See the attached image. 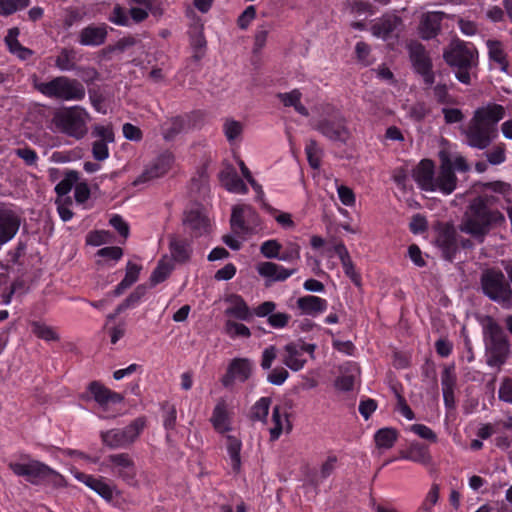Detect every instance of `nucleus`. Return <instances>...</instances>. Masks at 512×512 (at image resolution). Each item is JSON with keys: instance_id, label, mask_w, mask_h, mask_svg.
I'll list each match as a JSON object with an SVG mask.
<instances>
[{"instance_id": "obj_1", "label": "nucleus", "mask_w": 512, "mask_h": 512, "mask_svg": "<svg viewBox=\"0 0 512 512\" xmlns=\"http://www.w3.org/2000/svg\"><path fill=\"white\" fill-rule=\"evenodd\" d=\"M505 117V108L496 103L478 107L468 124L461 128L465 143L471 148L485 150L498 137L497 123Z\"/></svg>"}, {"instance_id": "obj_2", "label": "nucleus", "mask_w": 512, "mask_h": 512, "mask_svg": "<svg viewBox=\"0 0 512 512\" xmlns=\"http://www.w3.org/2000/svg\"><path fill=\"white\" fill-rule=\"evenodd\" d=\"M505 222L504 215L488 205L484 197L474 198L468 205L459 223V230L483 243L489 232Z\"/></svg>"}, {"instance_id": "obj_3", "label": "nucleus", "mask_w": 512, "mask_h": 512, "mask_svg": "<svg viewBox=\"0 0 512 512\" xmlns=\"http://www.w3.org/2000/svg\"><path fill=\"white\" fill-rule=\"evenodd\" d=\"M440 166L435 170L433 161L423 159L413 170V178L420 189L426 192L452 194L457 187V176L452 169V160L448 155H441Z\"/></svg>"}, {"instance_id": "obj_4", "label": "nucleus", "mask_w": 512, "mask_h": 512, "mask_svg": "<svg viewBox=\"0 0 512 512\" xmlns=\"http://www.w3.org/2000/svg\"><path fill=\"white\" fill-rule=\"evenodd\" d=\"M443 59L454 71L455 78L462 84L470 85L477 77L479 53L469 42L454 39L443 51Z\"/></svg>"}, {"instance_id": "obj_5", "label": "nucleus", "mask_w": 512, "mask_h": 512, "mask_svg": "<svg viewBox=\"0 0 512 512\" xmlns=\"http://www.w3.org/2000/svg\"><path fill=\"white\" fill-rule=\"evenodd\" d=\"M89 121L90 115L85 108L78 105L63 107L53 112L48 128L79 140L87 134Z\"/></svg>"}, {"instance_id": "obj_6", "label": "nucleus", "mask_w": 512, "mask_h": 512, "mask_svg": "<svg viewBox=\"0 0 512 512\" xmlns=\"http://www.w3.org/2000/svg\"><path fill=\"white\" fill-rule=\"evenodd\" d=\"M32 85L43 96L59 101H81L86 94L85 87L79 80L67 76H56L44 82L37 75H33Z\"/></svg>"}, {"instance_id": "obj_7", "label": "nucleus", "mask_w": 512, "mask_h": 512, "mask_svg": "<svg viewBox=\"0 0 512 512\" xmlns=\"http://www.w3.org/2000/svg\"><path fill=\"white\" fill-rule=\"evenodd\" d=\"M486 348V363L490 367H500L506 362L509 354V342L504 329L491 317L483 327Z\"/></svg>"}, {"instance_id": "obj_8", "label": "nucleus", "mask_w": 512, "mask_h": 512, "mask_svg": "<svg viewBox=\"0 0 512 512\" xmlns=\"http://www.w3.org/2000/svg\"><path fill=\"white\" fill-rule=\"evenodd\" d=\"M481 289L490 300L508 304L512 298V290L503 272L496 268L485 269L480 277Z\"/></svg>"}, {"instance_id": "obj_9", "label": "nucleus", "mask_w": 512, "mask_h": 512, "mask_svg": "<svg viewBox=\"0 0 512 512\" xmlns=\"http://www.w3.org/2000/svg\"><path fill=\"white\" fill-rule=\"evenodd\" d=\"M146 427V418L138 417L123 428L101 432L102 442L111 449L126 448L133 444Z\"/></svg>"}, {"instance_id": "obj_10", "label": "nucleus", "mask_w": 512, "mask_h": 512, "mask_svg": "<svg viewBox=\"0 0 512 512\" xmlns=\"http://www.w3.org/2000/svg\"><path fill=\"white\" fill-rule=\"evenodd\" d=\"M407 49L414 70L421 75L426 85L431 86L435 81V75L432 70V60L427 50L417 41L408 43Z\"/></svg>"}, {"instance_id": "obj_11", "label": "nucleus", "mask_w": 512, "mask_h": 512, "mask_svg": "<svg viewBox=\"0 0 512 512\" xmlns=\"http://www.w3.org/2000/svg\"><path fill=\"white\" fill-rule=\"evenodd\" d=\"M9 469L17 476L26 477L32 484L47 479L51 476H58L52 468L37 460H29L27 462H10Z\"/></svg>"}, {"instance_id": "obj_12", "label": "nucleus", "mask_w": 512, "mask_h": 512, "mask_svg": "<svg viewBox=\"0 0 512 512\" xmlns=\"http://www.w3.org/2000/svg\"><path fill=\"white\" fill-rule=\"evenodd\" d=\"M182 224L192 237H200L210 231V221L202 206L196 204L188 207L182 218Z\"/></svg>"}, {"instance_id": "obj_13", "label": "nucleus", "mask_w": 512, "mask_h": 512, "mask_svg": "<svg viewBox=\"0 0 512 512\" xmlns=\"http://www.w3.org/2000/svg\"><path fill=\"white\" fill-rule=\"evenodd\" d=\"M435 244L445 260L452 262L456 258L458 241L456 230L452 224L439 223L436 226Z\"/></svg>"}, {"instance_id": "obj_14", "label": "nucleus", "mask_w": 512, "mask_h": 512, "mask_svg": "<svg viewBox=\"0 0 512 512\" xmlns=\"http://www.w3.org/2000/svg\"><path fill=\"white\" fill-rule=\"evenodd\" d=\"M316 130L331 141L346 143L350 138V131L346 119L336 112L331 119L324 118L316 126Z\"/></svg>"}, {"instance_id": "obj_15", "label": "nucleus", "mask_w": 512, "mask_h": 512, "mask_svg": "<svg viewBox=\"0 0 512 512\" xmlns=\"http://www.w3.org/2000/svg\"><path fill=\"white\" fill-rule=\"evenodd\" d=\"M254 362L249 358H234L230 361L226 373L221 378L224 387L230 388L235 381L246 382L252 375Z\"/></svg>"}, {"instance_id": "obj_16", "label": "nucleus", "mask_w": 512, "mask_h": 512, "mask_svg": "<svg viewBox=\"0 0 512 512\" xmlns=\"http://www.w3.org/2000/svg\"><path fill=\"white\" fill-rule=\"evenodd\" d=\"M96 140L92 143V155L97 161H104L109 157L108 144L115 141L112 125L96 124L91 132Z\"/></svg>"}, {"instance_id": "obj_17", "label": "nucleus", "mask_w": 512, "mask_h": 512, "mask_svg": "<svg viewBox=\"0 0 512 512\" xmlns=\"http://www.w3.org/2000/svg\"><path fill=\"white\" fill-rule=\"evenodd\" d=\"M107 466L126 483L136 482V467L133 459L127 453L112 454L107 457Z\"/></svg>"}, {"instance_id": "obj_18", "label": "nucleus", "mask_w": 512, "mask_h": 512, "mask_svg": "<svg viewBox=\"0 0 512 512\" xmlns=\"http://www.w3.org/2000/svg\"><path fill=\"white\" fill-rule=\"evenodd\" d=\"M88 391L103 411H107L110 406L120 404L124 400L120 393L110 390L98 381L91 382Z\"/></svg>"}, {"instance_id": "obj_19", "label": "nucleus", "mask_w": 512, "mask_h": 512, "mask_svg": "<svg viewBox=\"0 0 512 512\" xmlns=\"http://www.w3.org/2000/svg\"><path fill=\"white\" fill-rule=\"evenodd\" d=\"M20 225L21 218L15 211L10 208L0 209V246L14 238Z\"/></svg>"}, {"instance_id": "obj_20", "label": "nucleus", "mask_w": 512, "mask_h": 512, "mask_svg": "<svg viewBox=\"0 0 512 512\" xmlns=\"http://www.w3.org/2000/svg\"><path fill=\"white\" fill-rule=\"evenodd\" d=\"M444 13L438 11L426 12L421 15L418 32L422 39L435 38L441 29Z\"/></svg>"}, {"instance_id": "obj_21", "label": "nucleus", "mask_w": 512, "mask_h": 512, "mask_svg": "<svg viewBox=\"0 0 512 512\" xmlns=\"http://www.w3.org/2000/svg\"><path fill=\"white\" fill-rule=\"evenodd\" d=\"M257 272L260 276L271 281H285L297 272L296 268L287 269L274 262H262L257 265Z\"/></svg>"}, {"instance_id": "obj_22", "label": "nucleus", "mask_w": 512, "mask_h": 512, "mask_svg": "<svg viewBox=\"0 0 512 512\" xmlns=\"http://www.w3.org/2000/svg\"><path fill=\"white\" fill-rule=\"evenodd\" d=\"M107 37L106 26L89 25L79 32L78 41L83 46H99L102 45Z\"/></svg>"}, {"instance_id": "obj_23", "label": "nucleus", "mask_w": 512, "mask_h": 512, "mask_svg": "<svg viewBox=\"0 0 512 512\" xmlns=\"http://www.w3.org/2000/svg\"><path fill=\"white\" fill-rule=\"evenodd\" d=\"M401 19L395 15H384L375 20L371 26V32L375 37L387 39L400 25Z\"/></svg>"}, {"instance_id": "obj_24", "label": "nucleus", "mask_w": 512, "mask_h": 512, "mask_svg": "<svg viewBox=\"0 0 512 512\" xmlns=\"http://www.w3.org/2000/svg\"><path fill=\"white\" fill-rule=\"evenodd\" d=\"M210 421L214 429L219 433H225L232 429L228 407L224 400L218 401L213 409Z\"/></svg>"}, {"instance_id": "obj_25", "label": "nucleus", "mask_w": 512, "mask_h": 512, "mask_svg": "<svg viewBox=\"0 0 512 512\" xmlns=\"http://www.w3.org/2000/svg\"><path fill=\"white\" fill-rule=\"evenodd\" d=\"M170 168V157L160 156L155 162L149 166L135 181L134 184L138 185L146 181L159 178L166 174Z\"/></svg>"}, {"instance_id": "obj_26", "label": "nucleus", "mask_w": 512, "mask_h": 512, "mask_svg": "<svg viewBox=\"0 0 512 512\" xmlns=\"http://www.w3.org/2000/svg\"><path fill=\"white\" fill-rule=\"evenodd\" d=\"M284 351L285 355L283 356L282 361L289 369L299 371L304 367L306 359L303 358L300 343H288L285 345Z\"/></svg>"}, {"instance_id": "obj_27", "label": "nucleus", "mask_w": 512, "mask_h": 512, "mask_svg": "<svg viewBox=\"0 0 512 512\" xmlns=\"http://www.w3.org/2000/svg\"><path fill=\"white\" fill-rule=\"evenodd\" d=\"M169 251L175 262L185 263L190 259L192 248L187 240L171 235L169 237Z\"/></svg>"}, {"instance_id": "obj_28", "label": "nucleus", "mask_w": 512, "mask_h": 512, "mask_svg": "<svg viewBox=\"0 0 512 512\" xmlns=\"http://www.w3.org/2000/svg\"><path fill=\"white\" fill-rule=\"evenodd\" d=\"M327 301L323 298L306 295L297 299V307L302 314L315 316L327 309Z\"/></svg>"}, {"instance_id": "obj_29", "label": "nucleus", "mask_w": 512, "mask_h": 512, "mask_svg": "<svg viewBox=\"0 0 512 512\" xmlns=\"http://www.w3.org/2000/svg\"><path fill=\"white\" fill-rule=\"evenodd\" d=\"M401 458L422 465H429L432 461L428 447L419 442L411 443L409 447L402 452Z\"/></svg>"}, {"instance_id": "obj_30", "label": "nucleus", "mask_w": 512, "mask_h": 512, "mask_svg": "<svg viewBox=\"0 0 512 512\" xmlns=\"http://www.w3.org/2000/svg\"><path fill=\"white\" fill-rule=\"evenodd\" d=\"M227 302L230 303V306L225 311L227 315L243 321H249L252 318L253 313L241 296L231 295Z\"/></svg>"}, {"instance_id": "obj_31", "label": "nucleus", "mask_w": 512, "mask_h": 512, "mask_svg": "<svg viewBox=\"0 0 512 512\" xmlns=\"http://www.w3.org/2000/svg\"><path fill=\"white\" fill-rule=\"evenodd\" d=\"M486 46L488 48V57L490 61L495 62L502 72L507 73L509 62L502 43L498 40L489 39L486 41Z\"/></svg>"}, {"instance_id": "obj_32", "label": "nucleus", "mask_w": 512, "mask_h": 512, "mask_svg": "<svg viewBox=\"0 0 512 512\" xmlns=\"http://www.w3.org/2000/svg\"><path fill=\"white\" fill-rule=\"evenodd\" d=\"M141 269H142L141 265L129 261L126 265L125 277L115 287L112 294L116 297L122 295L125 290H127L135 282H137V280L139 279V274H140Z\"/></svg>"}, {"instance_id": "obj_33", "label": "nucleus", "mask_w": 512, "mask_h": 512, "mask_svg": "<svg viewBox=\"0 0 512 512\" xmlns=\"http://www.w3.org/2000/svg\"><path fill=\"white\" fill-rule=\"evenodd\" d=\"M302 94L298 89L290 92L278 93L277 98L285 107H294L295 111L302 116H309L308 109L301 103Z\"/></svg>"}, {"instance_id": "obj_34", "label": "nucleus", "mask_w": 512, "mask_h": 512, "mask_svg": "<svg viewBox=\"0 0 512 512\" xmlns=\"http://www.w3.org/2000/svg\"><path fill=\"white\" fill-rule=\"evenodd\" d=\"M185 128V120L181 116L172 117L161 125V133L165 140L174 139Z\"/></svg>"}, {"instance_id": "obj_35", "label": "nucleus", "mask_w": 512, "mask_h": 512, "mask_svg": "<svg viewBox=\"0 0 512 512\" xmlns=\"http://www.w3.org/2000/svg\"><path fill=\"white\" fill-rule=\"evenodd\" d=\"M398 438V432L394 428H381L375 435L374 440L378 449H391Z\"/></svg>"}, {"instance_id": "obj_36", "label": "nucleus", "mask_w": 512, "mask_h": 512, "mask_svg": "<svg viewBox=\"0 0 512 512\" xmlns=\"http://www.w3.org/2000/svg\"><path fill=\"white\" fill-rule=\"evenodd\" d=\"M77 53L73 48H62L55 58V66L61 71H72L76 67Z\"/></svg>"}, {"instance_id": "obj_37", "label": "nucleus", "mask_w": 512, "mask_h": 512, "mask_svg": "<svg viewBox=\"0 0 512 512\" xmlns=\"http://www.w3.org/2000/svg\"><path fill=\"white\" fill-rule=\"evenodd\" d=\"M227 452L230 458L232 469L235 472H239L241 467V441L234 436H227L226 438Z\"/></svg>"}, {"instance_id": "obj_38", "label": "nucleus", "mask_w": 512, "mask_h": 512, "mask_svg": "<svg viewBox=\"0 0 512 512\" xmlns=\"http://www.w3.org/2000/svg\"><path fill=\"white\" fill-rule=\"evenodd\" d=\"M222 182L225 188L232 193L247 194L248 187L236 172H229L222 175Z\"/></svg>"}, {"instance_id": "obj_39", "label": "nucleus", "mask_w": 512, "mask_h": 512, "mask_svg": "<svg viewBox=\"0 0 512 512\" xmlns=\"http://www.w3.org/2000/svg\"><path fill=\"white\" fill-rule=\"evenodd\" d=\"M32 333L45 341H58L60 339L56 330L40 321L31 322Z\"/></svg>"}, {"instance_id": "obj_40", "label": "nucleus", "mask_w": 512, "mask_h": 512, "mask_svg": "<svg viewBox=\"0 0 512 512\" xmlns=\"http://www.w3.org/2000/svg\"><path fill=\"white\" fill-rule=\"evenodd\" d=\"M173 269L174 266L171 262L166 261L165 259H161L150 276L151 285L155 286L165 281Z\"/></svg>"}, {"instance_id": "obj_41", "label": "nucleus", "mask_w": 512, "mask_h": 512, "mask_svg": "<svg viewBox=\"0 0 512 512\" xmlns=\"http://www.w3.org/2000/svg\"><path fill=\"white\" fill-rule=\"evenodd\" d=\"M289 423L286 414H281L280 406H275L272 411L273 427L270 428V440H277L283 431V422Z\"/></svg>"}, {"instance_id": "obj_42", "label": "nucleus", "mask_w": 512, "mask_h": 512, "mask_svg": "<svg viewBox=\"0 0 512 512\" xmlns=\"http://www.w3.org/2000/svg\"><path fill=\"white\" fill-rule=\"evenodd\" d=\"M433 95L437 103L442 105H456L458 100L450 94L449 88L444 83H438L433 87Z\"/></svg>"}, {"instance_id": "obj_43", "label": "nucleus", "mask_w": 512, "mask_h": 512, "mask_svg": "<svg viewBox=\"0 0 512 512\" xmlns=\"http://www.w3.org/2000/svg\"><path fill=\"white\" fill-rule=\"evenodd\" d=\"M305 153L307 155V160H308L309 165L313 169H318L320 167L321 157H322L323 152L315 140L310 139L306 143Z\"/></svg>"}, {"instance_id": "obj_44", "label": "nucleus", "mask_w": 512, "mask_h": 512, "mask_svg": "<svg viewBox=\"0 0 512 512\" xmlns=\"http://www.w3.org/2000/svg\"><path fill=\"white\" fill-rule=\"evenodd\" d=\"M271 399L269 397L260 398L251 408V419L254 421L265 422L268 416Z\"/></svg>"}, {"instance_id": "obj_45", "label": "nucleus", "mask_w": 512, "mask_h": 512, "mask_svg": "<svg viewBox=\"0 0 512 512\" xmlns=\"http://www.w3.org/2000/svg\"><path fill=\"white\" fill-rule=\"evenodd\" d=\"M282 248H283L282 252L280 251V253H281L280 261L293 263V262L300 260L301 247L296 241H287L285 243L284 247L282 246Z\"/></svg>"}, {"instance_id": "obj_46", "label": "nucleus", "mask_w": 512, "mask_h": 512, "mask_svg": "<svg viewBox=\"0 0 512 512\" xmlns=\"http://www.w3.org/2000/svg\"><path fill=\"white\" fill-rule=\"evenodd\" d=\"M78 181V173L76 171H69L65 177L55 186L57 196H65L69 194L72 187Z\"/></svg>"}, {"instance_id": "obj_47", "label": "nucleus", "mask_w": 512, "mask_h": 512, "mask_svg": "<svg viewBox=\"0 0 512 512\" xmlns=\"http://www.w3.org/2000/svg\"><path fill=\"white\" fill-rule=\"evenodd\" d=\"M30 0H0V15L8 16L28 7Z\"/></svg>"}, {"instance_id": "obj_48", "label": "nucleus", "mask_w": 512, "mask_h": 512, "mask_svg": "<svg viewBox=\"0 0 512 512\" xmlns=\"http://www.w3.org/2000/svg\"><path fill=\"white\" fill-rule=\"evenodd\" d=\"M225 332L231 338L243 337L249 338L251 336L250 329L242 324L232 320H227L225 323Z\"/></svg>"}, {"instance_id": "obj_49", "label": "nucleus", "mask_w": 512, "mask_h": 512, "mask_svg": "<svg viewBox=\"0 0 512 512\" xmlns=\"http://www.w3.org/2000/svg\"><path fill=\"white\" fill-rule=\"evenodd\" d=\"M282 245L275 239L264 241L260 246L262 255L269 259L280 260Z\"/></svg>"}, {"instance_id": "obj_50", "label": "nucleus", "mask_w": 512, "mask_h": 512, "mask_svg": "<svg viewBox=\"0 0 512 512\" xmlns=\"http://www.w3.org/2000/svg\"><path fill=\"white\" fill-rule=\"evenodd\" d=\"M223 132L229 142H233L243 132V126L239 121L227 119L223 124Z\"/></svg>"}, {"instance_id": "obj_51", "label": "nucleus", "mask_w": 512, "mask_h": 512, "mask_svg": "<svg viewBox=\"0 0 512 512\" xmlns=\"http://www.w3.org/2000/svg\"><path fill=\"white\" fill-rule=\"evenodd\" d=\"M439 485L438 484H432L429 492L427 493L424 501L422 502L419 512H432L433 506L438 502L439 500Z\"/></svg>"}, {"instance_id": "obj_52", "label": "nucleus", "mask_w": 512, "mask_h": 512, "mask_svg": "<svg viewBox=\"0 0 512 512\" xmlns=\"http://www.w3.org/2000/svg\"><path fill=\"white\" fill-rule=\"evenodd\" d=\"M93 490L107 501H111L115 494L118 495L116 488L110 486L102 479H99L98 482L94 483Z\"/></svg>"}, {"instance_id": "obj_53", "label": "nucleus", "mask_w": 512, "mask_h": 512, "mask_svg": "<svg viewBox=\"0 0 512 512\" xmlns=\"http://www.w3.org/2000/svg\"><path fill=\"white\" fill-rule=\"evenodd\" d=\"M272 25L270 23H264L257 27L255 36H254V51H258L262 49L267 41V36L269 31L271 30Z\"/></svg>"}, {"instance_id": "obj_54", "label": "nucleus", "mask_w": 512, "mask_h": 512, "mask_svg": "<svg viewBox=\"0 0 512 512\" xmlns=\"http://www.w3.org/2000/svg\"><path fill=\"white\" fill-rule=\"evenodd\" d=\"M16 156L21 158L27 166H36L39 159L36 151L30 147L17 148L14 150Z\"/></svg>"}, {"instance_id": "obj_55", "label": "nucleus", "mask_w": 512, "mask_h": 512, "mask_svg": "<svg viewBox=\"0 0 512 512\" xmlns=\"http://www.w3.org/2000/svg\"><path fill=\"white\" fill-rule=\"evenodd\" d=\"M486 158L491 165H499L505 162V145L499 144L495 146L491 151L486 153Z\"/></svg>"}, {"instance_id": "obj_56", "label": "nucleus", "mask_w": 512, "mask_h": 512, "mask_svg": "<svg viewBox=\"0 0 512 512\" xmlns=\"http://www.w3.org/2000/svg\"><path fill=\"white\" fill-rule=\"evenodd\" d=\"M337 194L341 203L345 206L352 207L355 205L356 197L353 190L345 185L337 186Z\"/></svg>"}, {"instance_id": "obj_57", "label": "nucleus", "mask_w": 512, "mask_h": 512, "mask_svg": "<svg viewBox=\"0 0 512 512\" xmlns=\"http://www.w3.org/2000/svg\"><path fill=\"white\" fill-rule=\"evenodd\" d=\"M441 112L446 124H456L464 120V114L459 108L443 107Z\"/></svg>"}, {"instance_id": "obj_58", "label": "nucleus", "mask_w": 512, "mask_h": 512, "mask_svg": "<svg viewBox=\"0 0 512 512\" xmlns=\"http://www.w3.org/2000/svg\"><path fill=\"white\" fill-rule=\"evenodd\" d=\"M341 264L344 269V273L347 277L350 278V280L356 285L360 286L361 284V276L356 271L355 266L353 264V261L351 257L346 258L345 260H341Z\"/></svg>"}, {"instance_id": "obj_59", "label": "nucleus", "mask_w": 512, "mask_h": 512, "mask_svg": "<svg viewBox=\"0 0 512 512\" xmlns=\"http://www.w3.org/2000/svg\"><path fill=\"white\" fill-rule=\"evenodd\" d=\"M109 21L119 26L130 25V21L126 14V11L120 5H116L113 8L112 13L109 16Z\"/></svg>"}, {"instance_id": "obj_60", "label": "nucleus", "mask_w": 512, "mask_h": 512, "mask_svg": "<svg viewBox=\"0 0 512 512\" xmlns=\"http://www.w3.org/2000/svg\"><path fill=\"white\" fill-rule=\"evenodd\" d=\"M19 29L14 27L8 30L7 35L5 36V43L8 47V50L12 54H16L18 49L21 48V43L18 41Z\"/></svg>"}, {"instance_id": "obj_61", "label": "nucleus", "mask_w": 512, "mask_h": 512, "mask_svg": "<svg viewBox=\"0 0 512 512\" xmlns=\"http://www.w3.org/2000/svg\"><path fill=\"white\" fill-rule=\"evenodd\" d=\"M410 431L425 440H429L431 442L437 441V435L434 433V431L424 424H413L410 427Z\"/></svg>"}, {"instance_id": "obj_62", "label": "nucleus", "mask_w": 512, "mask_h": 512, "mask_svg": "<svg viewBox=\"0 0 512 512\" xmlns=\"http://www.w3.org/2000/svg\"><path fill=\"white\" fill-rule=\"evenodd\" d=\"M147 293V287L144 284L138 285L132 293L125 299L130 308L136 307Z\"/></svg>"}, {"instance_id": "obj_63", "label": "nucleus", "mask_w": 512, "mask_h": 512, "mask_svg": "<svg viewBox=\"0 0 512 512\" xmlns=\"http://www.w3.org/2000/svg\"><path fill=\"white\" fill-rule=\"evenodd\" d=\"M256 17V9L254 6H248L238 17L237 24L238 27L242 30H245L248 28L250 23L255 19Z\"/></svg>"}, {"instance_id": "obj_64", "label": "nucleus", "mask_w": 512, "mask_h": 512, "mask_svg": "<svg viewBox=\"0 0 512 512\" xmlns=\"http://www.w3.org/2000/svg\"><path fill=\"white\" fill-rule=\"evenodd\" d=\"M289 373L283 367L273 369L267 376V381L273 385L280 386L288 378Z\"/></svg>"}]
</instances>
